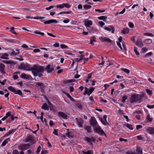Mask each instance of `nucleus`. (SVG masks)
Listing matches in <instances>:
<instances>
[{
  "mask_svg": "<svg viewBox=\"0 0 154 154\" xmlns=\"http://www.w3.org/2000/svg\"><path fill=\"white\" fill-rule=\"evenodd\" d=\"M45 69L42 66H34L33 68L31 69V71L33 74L34 76H38L41 77L42 76V73L43 72Z\"/></svg>",
  "mask_w": 154,
  "mask_h": 154,
  "instance_id": "f257e3e1",
  "label": "nucleus"
},
{
  "mask_svg": "<svg viewBox=\"0 0 154 154\" xmlns=\"http://www.w3.org/2000/svg\"><path fill=\"white\" fill-rule=\"evenodd\" d=\"M142 97V95L141 94H133L131 96L130 101L131 103L140 101Z\"/></svg>",
  "mask_w": 154,
  "mask_h": 154,
  "instance_id": "f03ea898",
  "label": "nucleus"
},
{
  "mask_svg": "<svg viewBox=\"0 0 154 154\" xmlns=\"http://www.w3.org/2000/svg\"><path fill=\"white\" fill-rule=\"evenodd\" d=\"M19 69H23V70L30 71L31 69H29V66L28 64H24L23 63H22L20 66L18 67Z\"/></svg>",
  "mask_w": 154,
  "mask_h": 154,
  "instance_id": "7ed1b4c3",
  "label": "nucleus"
},
{
  "mask_svg": "<svg viewBox=\"0 0 154 154\" xmlns=\"http://www.w3.org/2000/svg\"><path fill=\"white\" fill-rule=\"evenodd\" d=\"M30 142L31 144L35 143V141L33 138V136L31 135H29L26 138L25 142L26 143Z\"/></svg>",
  "mask_w": 154,
  "mask_h": 154,
  "instance_id": "20e7f679",
  "label": "nucleus"
},
{
  "mask_svg": "<svg viewBox=\"0 0 154 154\" xmlns=\"http://www.w3.org/2000/svg\"><path fill=\"white\" fill-rule=\"evenodd\" d=\"M20 53L19 50L16 49L15 50H14L12 49H10L9 54L11 56H14L19 54Z\"/></svg>",
  "mask_w": 154,
  "mask_h": 154,
  "instance_id": "39448f33",
  "label": "nucleus"
},
{
  "mask_svg": "<svg viewBox=\"0 0 154 154\" xmlns=\"http://www.w3.org/2000/svg\"><path fill=\"white\" fill-rule=\"evenodd\" d=\"M99 38L102 42H108L110 43L112 42V40L109 38L106 37L100 36Z\"/></svg>",
  "mask_w": 154,
  "mask_h": 154,
  "instance_id": "423d86ee",
  "label": "nucleus"
},
{
  "mask_svg": "<svg viewBox=\"0 0 154 154\" xmlns=\"http://www.w3.org/2000/svg\"><path fill=\"white\" fill-rule=\"evenodd\" d=\"M30 145L29 143L21 145L19 146V149L23 150H26L30 148Z\"/></svg>",
  "mask_w": 154,
  "mask_h": 154,
  "instance_id": "0eeeda50",
  "label": "nucleus"
},
{
  "mask_svg": "<svg viewBox=\"0 0 154 154\" xmlns=\"http://www.w3.org/2000/svg\"><path fill=\"white\" fill-rule=\"evenodd\" d=\"M85 91L83 94L84 95L87 94L88 95H90L94 90V88H91L89 90H88V88L86 87H85Z\"/></svg>",
  "mask_w": 154,
  "mask_h": 154,
  "instance_id": "6e6552de",
  "label": "nucleus"
},
{
  "mask_svg": "<svg viewBox=\"0 0 154 154\" xmlns=\"http://www.w3.org/2000/svg\"><path fill=\"white\" fill-rule=\"evenodd\" d=\"M89 122L90 123L91 125L93 127L96 126L97 124L96 119L95 118L93 117H91Z\"/></svg>",
  "mask_w": 154,
  "mask_h": 154,
  "instance_id": "1a4fd4ad",
  "label": "nucleus"
},
{
  "mask_svg": "<svg viewBox=\"0 0 154 154\" xmlns=\"http://www.w3.org/2000/svg\"><path fill=\"white\" fill-rule=\"evenodd\" d=\"M58 115L60 117L64 119H67V115L64 112H58Z\"/></svg>",
  "mask_w": 154,
  "mask_h": 154,
  "instance_id": "9d476101",
  "label": "nucleus"
},
{
  "mask_svg": "<svg viewBox=\"0 0 154 154\" xmlns=\"http://www.w3.org/2000/svg\"><path fill=\"white\" fill-rule=\"evenodd\" d=\"M146 131L149 134L154 135V127H149Z\"/></svg>",
  "mask_w": 154,
  "mask_h": 154,
  "instance_id": "9b49d317",
  "label": "nucleus"
},
{
  "mask_svg": "<svg viewBox=\"0 0 154 154\" xmlns=\"http://www.w3.org/2000/svg\"><path fill=\"white\" fill-rule=\"evenodd\" d=\"M135 44L137 46L140 48L142 47L143 45V44L142 42V40L140 38L137 39Z\"/></svg>",
  "mask_w": 154,
  "mask_h": 154,
  "instance_id": "f8f14e48",
  "label": "nucleus"
},
{
  "mask_svg": "<svg viewBox=\"0 0 154 154\" xmlns=\"http://www.w3.org/2000/svg\"><path fill=\"white\" fill-rule=\"evenodd\" d=\"M75 119L76 120L77 123L79 127H83V120L81 119H78L77 118H75Z\"/></svg>",
  "mask_w": 154,
  "mask_h": 154,
  "instance_id": "ddd939ff",
  "label": "nucleus"
},
{
  "mask_svg": "<svg viewBox=\"0 0 154 154\" xmlns=\"http://www.w3.org/2000/svg\"><path fill=\"white\" fill-rule=\"evenodd\" d=\"M45 70L48 73H50L54 70V68L52 66L48 65L45 68Z\"/></svg>",
  "mask_w": 154,
  "mask_h": 154,
  "instance_id": "4468645a",
  "label": "nucleus"
},
{
  "mask_svg": "<svg viewBox=\"0 0 154 154\" xmlns=\"http://www.w3.org/2000/svg\"><path fill=\"white\" fill-rule=\"evenodd\" d=\"M104 29L109 31H111V32L112 33H113L114 32L115 29L114 27L112 26H109L108 27H105Z\"/></svg>",
  "mask_w": 154,
  "mask_h": 154,
  "instance_id": "2eb2a0df",
  "label": "nucleus"
},
{
  "mask_svg": "<svg viewBox=\"0 0 154 154\" xmlns=\"http://www.w3.org/2000/svg\"><path fill=\"white\" fill-rule=\"evenodd\" d=\"M85 138L86 141L88 143L94 142L95 141V139L93 137H91L90 138L86 137Z\"/></svg>",
  "mask_w": 154,
  "mask_h": 154,
  "instance_id": "dca6fc26",
  "label": "nucleus"
},
{
  "mask_svg": "<svg viewBox=\"0 0 154 154\" xmlns=\"http://www.w3.org/2000/svg\"><path fill=\"white\" fill-rule=\"evenodd\" d=\"M36 85L38 86H41V89L43 90L45 87L43 83L41 82H36Z\"/></svg>",
  "mask_w": 154,
  "mask_h": 154,
  "instance_id": "f3484780",
  "label": "nucleus"
},
{
  "mask_svg": "<svg viewBox=\"0 0 154 154\" xmlns=\"http://www.w3.org/2000/svg\"><path fill=\"white\" fill-rule=\"evenodd\" d=\"M49 106L46 103H44L42 106V108L45 110H48L49 109Z\"/></svg>",
  "mask_w": 154,
  "mask_h": 154,
  "instance_id": "a211bd4d",
  "label": "nucleus"
},
{
  "mask_svg": "<svg viewBox=\"0 0 154 154\" xmlns=\"http://www.w3.org/2000/svg\"><path fill=\"white\" fill-rule=\"evenodd\" d=\"M8 55L7 53H5L3 54L1 56V58L3 59H8L9 58L8 57Z\"/></svg>",
  "mask_w": 154,
  "mask_h": 154,
  "instance_id": "6ab92c4d",
  "label": "nucleus"
},
{
  "mask_svg": "<svg viewBox=\"0 0 154 154\" xmlns=\"http://www.w3.org/2000/svg\"><path fill=\"white\" fill-rule=\"evenodd\" d=\"M10 141V139L9 138H8L5 139L2 142V146H5L7 143H8V142Z\"/></svg>",
  "mask_w": 154,
  "mask_h": 154,
  "instance_id": "aec40b11",
  "label": "nucleus"
},
{
  "mask_svg": "<svg viewBox=\"0 0 154 154\" xmlns=\"http://www.w3.org/2000/svg\"><path fill=\"white\" fill-rule=\"evenodd\" d=\"M152 41L151 39H147L144 40V42L147 44H151Z\"/></svg>",
  "mask_w": 154,
  "mask_h": 154,
  "instance_id": "412c9836",
  "label": "nucleus"
},
{
  "mask_svg": "<svg viewBox=\"0 0 154 154\" xmlns=\"http://www.w3.org/2000/svg\"><path fill=\"white\" fill-rule=\"evenodd\" d=\"M129 30L128 28H125L122 31V33L123 34H126L128 33Z\"/></svg>",
  "mask_w": 154,
  "mask_h": 154,
  "instance_id": "4be33fe9",
  "label": "nucleus"
},
{
  "mask_svg": "<svg viewBox=\"0 0 154 154\" xmlns=\"http://www.w3.org/2000/svg\"><path fill=\"white\" fill-rule=\"evenodd\" d=\"M124 126L126 127L127 128L131 130H132L133 129V128L132 127V125L131 124H129L128 123H127L126 124H125L123 125Z\"/></svg>",
  "mask_w": 154,
  "mask_h": 154,
  "instance_id": "5701e85b",
  "label": "nucleus"
},
{
  "mask_svg": "<svg viewBox=\"0 0 154 154\" xmlns=\"http://www.w3.org/2000/svg\"><path fill=\"white\" fill-rule=\"evenodd\" d=\"M49 107L50 110L51 111L55 112L56 110L55 106L53 105H51V106H49Z\"/></svg>",
  "mask_w": 154,
  "mask_h": 154,
  "instance_id": "b1692460",
  "label": "nucleus"
},
{
  "mask_svg": "<svg viewBox=\"0 0 154 154\" xmlns=\"http://www.w3.org/2000/svg\"><path fill=\"white\" fill-rule=\"evenodd\" d=\"M21 77L24 79H28L30 76L29 75H27L24 73H22L21 75Z\"/></svg>",
  "mask_w": 154,
  "mask_h": 154,
  "instance_id": "393cba45",
  "label": "nucleus"
},
{
  "mask_svg": "<svg viewBox=\"0 0 154 154\" xmlns=\"http://www.w3.org/2000/svg\"><path fill=\"white\" fill-rule=\"evenodd\" d=\"M16 129H12L11 130H10L9 131V132L8 133H7L6 134V136H9V135H10V134H13L14 133V132L15 131H16Z\"/></svg>",
  "mask_w": 154,
  "mask_h": 154,
  "instance_id": "a878e982",
  "label": "nucleus"
},
{
  "mask_svg": "<svg viewBox=\"0 0 154 154\" xmlns=\"http://www.w3.org/2000/svg\"><path fill=\"white\" fill-rule=\"evenodd\" d=\"M14 93L15 94H18L22 97H23L22 92L20 90H17V91L15 90Z\"/></svg>",
  "mask_w": 154,
  "mask_h": 154,
  "instance_id": "bb28decb",
  "label": "nucleus"
},
{
  "mask_svg": "<svg viewBox=\"0 0 154 154\" xmlns=\"http://www.w3.org/2000/svg\"><path fill=\"white\" fill-rule=\"evenodd\" d=\"M95 39L96 38L95 37H92L90 39V43L91 44L93 45H94V44L93 42H95Z\"/></svg>",
  "mask_w": 154,
  "mask_h": 154,
  "instance_id": "cd10ccee",
  "label": "nucleus"
},
{
  "mask_svg": "<svg viewBox=\"0 0 154 154\" xmlns=\"http://www.w3.org/2000/svg\"><path fill=\"white\" fill-rule=\"evenodd\" d=\"M66 96L69 98L72 101L74 102H75L76 101L75 100H74V99L72 98L70 95L68 93H66Z\"/></svg>",
  "mask_w": 154,
  "mask_h": 154,
  "instance_id": "c85d7f7f",
  "label": "nucleus"
},
{
  "mask_svg": "<svg viewBox=\"0 0 154 154\" xmlns=\"http://www.w3.org/2000/svg\"><path fill=\"white\" fill-rule=\"evenodd\" d=\"M85 129L87 130V132L88 133H90L91 131V128L90 126H86L84 128Z\"/></svg>",
  "mask_w": 154,
  "mask_h": 154,
  "instance_id": "c756f323",
  "label": "nucleus"
},
{
  "mask_svg": "<svg viewBox=\"0 0 154 154\" xmlns=\"http://www.w3.org/2000/svg\"><path fill=\"white\" fill-rule=\"evenodd\" d=\"M101 122L102 124L106 126H107L109 125V123H108L106 120H103L102 119H100Z\"/></svg>",
  "mask_w": 154,
  "mask_h": 154,
  "instance_id": "7c9ffc66",
  "label": "nucleus"
},
{
  "mask_svg": "<svg viewBox=\"0 0 154 154\" xmlns=\"http://www.w3.org/2000/svg\"><path fill=\"white\" fill-rule=\"evenodd\" d=\"M94 129L96 132L98 133L100 131V130H102L101 128L99 126H98L97 127H96L94 128Z\"/></svg>",
  "mask_w": 154,
  "mask_h": 154,
  "instance_id": "2f4dec72",
  "label": "nucleus"
},
{
  "mask_svg": "<svg viewBox=\"0 0 154 154\" xmlns=\"http://www.w3.org/2000/svg\"><path fill=\"white\" fill-rule=\"evenodd\" d=\"M83 154H93V152L92 150H88L87 152H85L84 151H82Z\"/></svg>",
  "mask_w": 154,
  "mask_h": 154,
  "instance_id": "473e14b6",
  "label": "nucleus"
},
{
  "mask_svg": "<svg viewBox=\"0 0 154 154\" xmlns=\"http://www.w3.org/2000/svg\"><path fill=\"white\" fill-rule=\"evenodd\" d=\"M83 8L85 9H88L91 8V6L85 4L83 5Z\"/></svg>",
  "mask_w": 154,
  "mask_h": 154,
  "instance_id": "72a5a7b5",
  "label": "nucleus"
},
{
  "mask_svg": "<svg viewBox=\"0 0 154 154\" xmlns=\"http://www.w3.org/2000/svg\"><path fill=\"white\" fill-rule=\"evenodd\" d=\"M136 151L138 154H142V149L139 147L137 148Z\"/></svg>",
  "mask_w": 154,
  "mask_h": 154,
  "instance_id": "f704fd0d",
  "label": "nucleus"
},
{
  "mask_svg": "<svg viewBox=\"0 0 154 154\" xmlns=\"http://www.w3.org/2000/svg\"><path fill=\"white\" fill-rule=\"evenodd\" d=\"M86 28H87V30L90 32H93V29L91 27H90V26L87 25Z\"/></svg>",
  "mask_w": 154,
  "mask_h": 154,
  "instance_id": "c9c22d12",
  "label": "nucleus"
},
{
  "mask_svg": "<svg viewBox=\"0 0 154 154\" xmlns=\"http://www.w3.org/2000/svg\"><path fill=\"white\" fill-rule=\"evenodd\" d=\"M8 89L14 93L15 91V89L12 86H10L8 88Z\"/></svg>",
  "mask_w": 154,
  "mask_h": 154,
  "instance_id": "e433bc0d",
  "label": "nucleus"
},
{
  "mask_svg": "<svg viewBox=\"0 0 154 154\" xmlns=\"http://www.w3.org/2000/svg\"><path fill=\"white\" fill-rule=\"evenodd\" d=\"M143 34L144 35L150 36L151 37H153L154 36V35L153 34L149 32L145 33H144Z\"/></svg>",
  "mask_w": 154,
  "mask_h": 154,
  "instance_id": "4c0bfd02",
  "label": "nucleus"
},
{
  "mask_svg": "<svg viewBox=\"0 0 154 154\" xmlns=\"http://www.w3.org/2000/svg\"><path fill=\"white\" fill-rule=\"evenodd\" d=\"M56 7L57 8H59L60 9L63 8L64 7V4L63 3L62 4L57 5Z\"/></svg>",
  "mask_w": 154,
  "mask_h": 154,
  "instance_id": "58836bf2",
  "label": "nucleus"
},
{
  "mask_svg": "<svg viewBox=\"0 0 154 154\" xmlns=\"http://www.w3.org/2000/svg\"><path fill=\"white\" fill-rule=\"evenodd\" d=\"M106 17L104 16H101L99 17H98L99 19L100 20H102L103 21H106Z\"/></svg>",
  "mask_w": 154,
  "mask_h": 154,
  "instance_id": "ea45409f",
  "label": "nucleus"
},
{
  "mask_svg": "<svg viewBox=\"0 0 154 154\" xmlns=\"http://www.w3.org/2000/svg\"><path fill=\"white\" fill-rule=\"evenodd\" d=\"M92 24V23L91 20H88L86 23L85 24V26L87 27V26L91 25Z\"/></svg>",
  "mask_w": 154,
  "mask_h": 154,
  "instance_id": "a19ab883",
  "label": "nucleus"
},
{
  "mask_svg": "<svg viewBox=\"0 0 154 154\" xmlns=\"http://www.w3.org/2000/svg\"><path fill=\"white\" fill-rule=\"evenodd\" d=\"M122 70L123 71L129 74L130 73V71L129 69H125V68H122Z\"/></svg>",
  "mask_w": 154,
  "mask_h": 154,
  "instance_id": "79ce46f5",
  "label": "nucleus"
},
{
  "mask_svg": "<svg viewBox=\"0 0 154 154\" xmlns=\"http://www.w3.org/2000/svg\"><path fill=\"white\" fill-rule=\"evenodd\" d=\"M137 48H136V47H134V51L135 52V54H136V55H139L140 54V53L139 52L137 51Z\"/></svg>",
  "mask_w": 154,
  "mask_h": 154,
  "instance_id": "37998d69",
  "label": "nucleus"
},
{
  "mask_svg": "<svg viewBox=\"0 0 154 154\" xmlns=\"http://www.w3.org/2000/svg\"><path fill=\"white\" fill-rule=\"evenodd\" d=\"M5 68V66L3 63H1L0 64V70H4Z\"/></svg>",
  "mask_w": 154,
  "mask_h": 154,
  "instance_id": "c03bdc74",
  "label": "nucleus"
},
{
  "mask_svg": "<svg viewBox=\"0 0 154 154\" xmlns=\"http://www.w3.org/2000/svg\"><path fill=\"white\" fill-rule=\"evenodd\" d=\"M2 62L4 63L7 64H10L12 63V62L11 60L6 61L5 60H3L2 61Z\"/></svg>",
  "mask_w": 154,
  "mask_h": 154,
  "instance_id": "a18cd8bd",
  "label": "nucleus"
},
{
  "mask_svg": "<svg viewBox=\"0 0 154 154\" xmlns=\"http://www.w3.org/2000/svg\"><path fill=\"white\" fill-rule=\"evenodd\" d=\"M98 134L101 135H104L106 136V135L104 133V131L102 129L99 132Z\"/></svg>",
  "mask_w": 154,
  "mask_h": 154,
  "instance_id": "49530a36",
  "label": "nucleus"
},
{
  "mask_svg": "<svg viewBox=\"0 0 154 154\" xmlns=\"http://www.w3.org/2000/svg\"><path fill=\"white\" fill-rule=\"evenodd\" d=\"M146 92L150 95H151L152 94V91L148 89H146Z\"/></svg>",
  "mask_w": 154,
  "mask_h": 154,
  "instance_id": "de8ad7c7",
  "label": "nucleus"
},
{
  "mask_svg": "<svg viewBox=\"0 0 154 154\" xmlns=\"http://www.w3.org/2000/svg\"><path fill=\"white\" fill-rule=\"evenodd\" d=\"M11 32L13 33L15 35H17V33H16L14 31V28L13 27H11V28L10 30Z\"/></svg>",
  "mask_w": 154,
  "mask_h": 154,
  "instance_id": "09e8293b",
  "label": "nucleus"
},
{
  "mask_svg": "<svg viewBox=\"0 0 154 154\" xmlns=\"http://www.w3.org/2000/svg\"><path fill=\"white\" fill-rule=\"evenodd\" d=\"M50 21V23H58V21H57L56 20L54 19H51L49 20Z\"/></svg>",
  "mask_w": 154,
  "mask_h": 154,
  "instance_id": "8fccbe9b",
  "label": "nucleus"
},
{
  "mask_svg": "<svg viewBox=\"0 0 154 154\" xmlns=\"http://www.w3.org/2000/svg\"><path fill=\"white\" fill-rule=\"evenodd\" d=\"M75 106L79 109L82 108V106L81 104L80 103H76Z\"/></svg>",
  "mask_w": 154,
  "mask_h": 154,
  "instance_id": "3c124183",
  "label": "nucleus"
},
{
  "mask_svg": "<svg viewBox=\"0 0 154 154\" xmlns=\"http://www.w3.org/2000/svg\"><path fill=\"white\" fill-rule=\"evenodd\" d=\"M127 99V96H124L122 97V102H125V100Z\"/></svg>",
  "mask_w": 154,
  "mask_h": 154,
  "instance_id": "603ef678",
  "label": "nucleus"
},
{
  "mask_svg": "<svg viewBox=\"0 0 154 154\" xmlns=\"http://www.w3.org/2000/svg\"><path fill=\"white\" fill-rule=\"evenodd\" d=\"M64 7H65L67 8H69L71 7L70 5L68 4V3H64Z\"/></svg>",
  "mask_w": 154,
  "mask_h": 154,
  "instance_id": "864d4df0",
  "label": "nucleus"
},
{
  "mask_svg": "<svg viewBox=\"0 0 154 154\" xmlns=\"http://www.w3.org/2000/svg\"><path fill=\"white\" fill-rule=\"evenodd\" d=\"M146 119L149 122H151L152 121V119L150 118V116L149 115L147 116Z\"/></svg>",
  "mask_w": 154,
  "mask_h": 154,
  "instance_id": "5fc2aeb1",
  "label": "nucleus"
},
{
  "mask_svg": "<svg viewBox=\"0 0 154 154\" xmlns=\"http://www.w3.org/2000/svg\"><path fill=\"white\" fill-rule=\"evenodd\" d=\"M58 130L54 129V130L53 131V133L55 135H58Z\"/></svg>",
  "mask_w": 154,
  "mask_h": 154,
  "instance_id": "6e6d98bb",
  "label": "nucleus"
},
{
  "mask_svg": "<svg viewBox=\"0 0 154 154\" xmlns=\"http://www.w3.org/2000/svg\"><path fill=\"white\" fill-rule=\"evenodd\" d=\"M60 47L62 49L68 48V47L64 44H62L60 45Z\"/></svg>",
  "mask_w": 154,
  "mask_h": 154,
  "instance_id": "4d7b16f0",
  "label": "nucleus"
},
{
  "mask_svg": "<svg viewBox=\"0 0 154 154\" xmlns=\"http://www.w3.org/2000/svg\"><path fill=\"white\" fill-rule=\"evenodd\" d=\"M75 61L79 62L81 60H82L83 59L80 57V58H75Z\"/></svg>",
  "mask_w": 154,
  "mask_h": 154,
  "instance_id": "13d9d810",
  "label": "nucleus"
},
{
  "mask_svg": "<svg viewBox=\"0 0 154 154\" xmlns=\"http://www.w3.org/2000/svg\"><path fill=\"white\" fill-rule=\"evenodd\" d=\"M141 51L143 52H145L147 51V49L146 47H143L142 48Z\"/></svg>",
  "mask_w": 154,
  "mask_h": 154,
  "instance_id": "bf43d9fd",
  "label": "nucleus"
},
{
  "mask_svg": "<svg viewBox=\"0 0 154 154\" xmlns=\"http://www.w3.org/2000/svg\"><path fill=\"white\" fill-rule=\"evenodd\" d=\"M69 19L66 18L65 20H64L63 21V23H69Z\"/></svg>",
  "mask_w": 154,
  "mask_h": 154,
  "instance_id": "052dcab7",
  "label": "nucleus"
},
{
  "mask_svg": "<svg viewBox=\"0 0 154 154\" xmlns=\"http://www.w3.org/2000/svg\"><path fill=\"white\" fill-rule=\"evenodd\" d=\"M128 25L131 28H133L134 26V24L131 22H129L128 23Z\"/></svg>",
  "mask_w": 154,
  "mask_h": 154,
  "instance_id": "680f3d73",
  "label": "nucleus"
},
{
  "mask_svg": "<svg viewBox=\"0 0 154 154\" xmlns=\"http://www.w3.org/2000/svg\"><path fill=\"white\" fill-rule=\"evenodd\" d=\"M13 154H20L18 151L17 150H15L13 152Z\"/></svg>",
  "mask_w": 154,
  "mask_h": 154,
  "instance_id": "e2e57ef3",
  "label": "nucleus"
},
{
  "mask_svg": "<svg viewBox=\"0 0 154 154\" xmlns=\"http://www.w3.org/2000/svg\"><path fill=\"white\" fill-rule=\"evenodd\" d=\"M117 45L120 48L121 50H122L123 49L121 46V44L120 43L118 42H117Z\"/></svg>",
  "mask_w": 154,
  "mask_h": 154,
  "instance_id": "0e129e2a",
  "label": "nucleus"
},
{
  "mask_svg": "<svg viewBox=\"0 0 154 154\" xmlns=\"http://www.w3.org/2000/svg\"><path fill=\"white\" fill-rule=\"evenodd\" d=\"M41 149V146H39L38 147L37 150L36 151V152L37 153H38L40 151Z\"/></svg>",
  "mask_w": 154,
  "mask_h": 154,
  "instance_id": "69168bd1",
  "label": "nucleus"
},
{
  "mask_svg": "<svg viewBox=\"0 0 154 154\" xmlns=\"http://www.w3.org/2000/svg\"><path fill=\"white\" fill-rule=\"evenodd\" d=\"M136 129L137 130L140 128H142V126L140 125H137L136 126Z\"/></svg>",
  "mask_w": 154,
  "mask_h": 154,
  "instance_id": "338daca9",
  "label": "nucleus"
},
{
  "mask_svg": "<svg viewBox=\"0 0 154 154\" xmlns=\"http://www.w3.org/2000/svg\"><path fill=\"white\" fill-rule=\"evenodd\" d=\"M126 154H135V152H132L131 151L127 152L126 153Z\"/></svg>",
  "mask_w": 154,
  "mask_h": 154,
  "instance_id": "774afa93",
  "label": "nucleus"
}]
</instances>
